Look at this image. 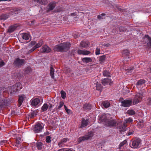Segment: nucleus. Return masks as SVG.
<instances>
[{
	"instance_id": "de8ad7c7",
	"label": "nucleus",
	"mask_w": 151,
	"mask_h": 151,
	"mask_svg": "<svg viewBox=\"0 0 151 151\" xmlns=\"http://www.w3.org/2000/svg\"><path fill=\"white\" fill-rule=\"evenodd\" d=\"M95 54L96 55H98L100 54V49L96 48V50Z\"/></svg>"
},
{
	"instance_id": "a211bd4d",
	"label": "nucleus",
	"mask_w": 151,
	"mask_h": 151,
	"mask_svg": "<svg viewBox=\"0 0 151 151\" xmlns=\"http://www.w3.org/2000/svg\"><path fill=\"white\" fill-rule=\"evenodd\" d=\"M78 53L79 55H86L89 54L91 53V52L89 51L79 50L78 51Z\"/></svg>"
},
{
	"instance_id": "7ed1b4c3",
	"label": "nucleus",
	"mask_w": 151,
	"mask_h": 151,
	"mask_svg": "<svg viewBox=\"0 0 151 151\" xmlns=\"http://www.w3.org/2000/svg\"><path fill=\"white\" fill-rule=\"evenodd\" d=\"M70 46V43L64 42L56 45L54 47V50L55 51L66 52L69 49Z\"/></svg>"
},
{
	"instance_id": "4be33fe9",
	"label": "nucleus",
	"mask_w": 151,
	"mask_h": 151,
	"mask_svg": "<svg viewBox=\"0 0 151 151\" xmlns=\"http://www.w3.org/2000/svg\"><path fill=\"white\" fill-rule=\"evenodd\" d=\"M55 3L51 2L50 3L48 6V8L49 10H52L55 6Z\"/></svg>"
},
{
	"instance_id": "2f4dec72",
	"label": "nucleus",
	"mask_w": 151,
	"mask_h": 151,
	"mask_svg": "<svg viewBox=\"0 0 151 151\" xmlns=\"http://www.w3.org/2000/svg\"><path fill=\"white\" fill-rule=\"evenodd\" d=\"M81 46L82 47H85L88 46V44L84 41H82L81 43Z\"/></svg>"
},
{
	"instance_id": "412c9836",
	"label": "nucleus",
	"mask_w": 151,
	"mask_h": 151,
	"mask_svg": "<svg viewBox=\"0 0 151 151\" xmlns=\"http://www.w3.org/2000/svg\"><path fill=\"white\" fill-rule=\"evenodd\" d=\"M25 97V96L24 95H21L19 96V98L18 99V104L19 107H20L22 104L23 102L24 98Z\"/></svg>"
},
{
	"instance_id": "49530a36",
	"label": "nucleus",
	"mask_w": 151,
	"mask_h": 151,
	"mask_svg": "<svg viewBox=\"0 0 151 151\" xmlns=\"http://www.w3.org/2000/svg\"><path fill=\"white\" fill-rule=\"evenodd\" d=\"M21 140V138L20 137H18L16 138V141L17 144L19 145L20 143V141Z\"/></svg>"
},
{
	"instance_id": "680f3d73",
	"label": "nucleus",
	"mask_w": 151,
	"mask_h": 151,
	"mask_svg": "<svg viewBox=\"0 0 151 151\" xmlns=\"http://www.w3.org/2000/svg\"><path fill=\"white\" fill-rule=\"evenodd\" d=\"M65 151H75L73 149H70L66 150Z\"/></svg>"
},
{
	"instance_id": "c03bdc74",
	"label": "nucleus",
	"mask_w": 151,
	"mask_h": 151,
	"mask_svg": "<svg viewBox=\"0 0 151 151\" xmlns=\"http://www.w3.org/2000/svg\"><path fill=\"white\" fill-rule=\"evenodd\" d=\"M64 108L68 114H70L71 113V110L68 109L65 105H64Z\"/></svg>"
},
{
	"instance_id": "f257e3e1",
	"label": "nucleus",
	"mask_w": 151,
	"mask_h": 151,
	"mask_svg": "<svg viewBox=\"0 0 151 151\" xmlns=\"http://www.w3.org/2000/svg\"><path fill=\"white\" fill-rule=\"evenodd\" d=\"M143 95L142 93H137L132 101V100L130 98L127 99L122 101L121 103L122 106L126 107L131 106L132 103L133 105L138 104L142 100Z\"/></svg>"
},
{
	"instance_id": "72a5a7b5",
	"label": "nucleus",
	"mask_w": 151,
	"mask_h": 151,
	"mask_svg": "<svg viewBox=\"0 0 151 151\" xmlns=\"http://www.w3.org/2000/svg\"><path fill=\"white\" fill-rule=\"evenodd\" d=\"M13 12L15 14H18L21 13L22 12V10L20 8H17L14 9Z\"/></svg>"
},
{
	"instance_id": "4d7b16f0",
	"label": "nucleus",
	"mask_w": 151,
	"mask_h": 151,
	"mask_svg": "<svg viewBox=\"0 0 151 151\" xmlns=\"http://www.w3.org/2000/svg\"><path fill=\"white\" fill-rule=\"evenodd\" d=\"M52 104H50L48 107L50 111L51 110V109L52 108Z\"/></svg>"
},
{
	"instance_id": "a878e982",
	"label": "nucleus",
	"mask_w": 151,
	"mask_h": 151,
	"mask_svg": "<svg viewBox=\"0 0 151 151\" xmlns=\"http://www.w3.org/2000/svg\"><path fill=\"white\" fill-rule=\"evenodd\" d=\"M34 1L41 4L45 5L47 3L46 0H34Z\"/></svg>"
},
{
	"instance_id": "f8f14e48",
	"label": "nucleus",
	"mask_w": 151,
	"mask_h": 151,
	"mask_svg": "<svg viewBox=\"0 0 151 151\" xmlns=\"http://www.w3.org/2000/svg\"><path fill=\"white\" fill-rule=\"evenodd\" d=\"M145 82V80L144 79H141L137 82L136 87L139 90H140L143 86Z\"/></svg>"
},
{
	"instance_id": "c756f323",
	"label": "nucleus",
	"mask_w": 151,
	"mask_h": 151,
	"mask_svg": "<svg viewBox=\"0 0 151 151\" xmlns=\"http://www.w3.org/2000/svg\"><path fill=\"white\" fill-rule=\"evenodd\" d=\"M145 36L148 39V42L147 43L148 46L151 48V38L148 35H145Z\"/></svg>"
},
{
	"instance_id": "bb28decb",
	"label": "nucleus",
	"mask_w": 151,
	"mask_h": 151,
	"mask_svg": "<svg viewBox=\"0 0 151 151\" xmlns=\"http://www.w3.org/2000/svg\"><path fill=\"white\" fill-rule=\"evenodd\" d=\"M103 75L104 76L106 77H110L111 74L110 72L107 70H105L103 72Z\"/></svg>"
},
{
	"instance_id": "393cba45",
	"label": "nucleus",
	"mask_w": 151,
	"mask_h": 151,
	"mask_svg": "<svg viewBox=\"0 0 151 151\" xmlns=\"http://www.w3.org/2000/svg\"><path fill=\"white\" fill-rule=\"evenodd\" d=\"M49 106L47 104H44L41 108L42 112H44L46 111L48 108Z\"/></svg>"
},
{
	"instance_id": "5701e85b",
	"label": "nucleus",
	"mask_w": 151,
	"mask_h": 151,
	"mask_svg": "<svg viewBox=\"0 0 151 151\" xmlns=\"http://www.w3.org/2000/svg\"><path fill=\"white\" fill-rule=\"evenodd\" d=\"M83 108L85 110H89L91 109V105L89 104H85L84 105Z\"/></svg>"
},
{
	"instance_id": "37998d69",
	"label": "nucleus",
	"mask_w": 151,
	"mask_h": 151,
	"mask_svg": "<svg viewBox=\"0 0 151 151\" xmlns=\"http://www.w3.org/2000/svg\"><path fill=\"white\" fill-rule=\"evenodd\" d=\"M51 141V137L48 136L46 137V142L49 143Z\"/></svg>"
},
{
	"instance_id": "aec40b11",
	"label": "nucleus",
	"mask_w": 151,
	"mask_h": 151,
	"mask_svg": "<svg viewBox=\"0 0 151 151\" xmlns=\"http://www.w3.org/2000/svg\"><path fill=\"white\" fill-rule=\"evenodd\" d=\"M81 60L84 63H88L92 61L91 58L89 57L83 58L81 59Z\"/></svg>"
},
{
	"instance_id": "e2e57ef3",
	"label": "nucleus",
	"mask_w": 151,
	"mask_h": 151,
	"mask_svg": "<svg viewBox=\"0 0 151 151\" xmlns=\"http://www.w3.org/2000/svg\"><path fill=\"white\" fill-rule=\"evenodd\" d=\"M58 151H64V149L63 148L61 149H60L58 150Z\"/></svg>"
},
{
	"instance_id": "c85d7f7f",
	"label": "nucleus",
	"mask_w": 151,
	"mask_h": 151,
	"mask_svg": "<svg viewBox=\"0 0 151 151\" xmlns=\"http://www.w3.org/2000/svg\"><path fill=\"white\" fill-rule=\"evenodd\" d=\"M103 105L106 108H107L110 106V104L109 101H104L102 102Z\"/></svg>"
},
{
	"instance_id": "5fc2aeb1",
	"label": "nucleus",
	"mask_w": 151,
	"mask_h": 151,
	"mask_svg": "<svg viewBox=\"0 0 151 151\" xmlns=\"http://www.w3.org/2000/svg\"><path fill=\"white\" fill-rule=\"evenodd\" d=\"M147 71L149 73H151V65L147 69Z\"/></svg>"
},
{
	"instance_id": "423d86ee",
	"label": "nucleus",
	"mask_w": 151,
	"mask_h": 151,
	"mask_svg": "<svg viewBox=\"0 0 151 151\" xmlns=\"http://www.w3.org/2000/svg\"><path fill=\"white\" fill-rule=\"evenodd\" d=\"M93 135V134L92 132H89L85 136L79 138L78 139V143H80L83 141L88 140L92 137Z\"/></svg>"
},
{
	"instance_id": "bf43d9fd",
	"label": "nucleus",
	"mask_w": 151,
	"mask_h": 151,
	"mask_svg": "<svg viewBox=\"0 0 151 151\" xmlns=\"http://www.w3.org/2000/svg\"><path fill=\"white\" fill-rule=\"evenodd\" d=\"M71 15L72 16H75L76 15V14L75 13H72L71 14Z\"/></svg>"
},
{
	"instance_id": "864d4df0",
	"label": "nucleus",
	"mask_w": 151,
	"mask_h": 151,
	"mask_svg": "<svg viewBox=\"0 0 151 151\" xmlns=\"http://www.w3.org/2000/svg\"><path fill=\"white\" fill-rule=\"evenodd\" d=\"M118 10L120 11H121L122 12H125L126 10V9H122V8H121L120 7H119L118 8Z\"/></svg>"
},
{
	"instance_id": "3c124183",
	"label": "nucleus",
	"mask_w": 151,
	"mask_h": 151,
	"mask_svg": "<svg viewBox=\"0 0 151 151\" xmlns=\"http://www.w3.org/2000/svg\"><path fill=\"white\" fill-rule=\"evenodd\" d=\"M64 103L63 102H60L59 104V105L58 107V109H60L63 106Z\"/></svg>"
},
{
	"instance_id": "0eeeda50",
	"label": "nucleus",
	"mask_w": 151,
	"mask_h": 151,
	"mask_svg": "<svg viewBox=\"0 0 151 151\" xmlns=\"http://www.w3.org/2000/svg\"><path fill=\"white\" fill-rule=\"evenodd\" d=\"M9 100L7 98L4 99L0 97V109L5 106L9 105Z\"/></svg>"
},
{
	"instance_id": "ea45409f",
	"label": "nucleus",
	"mask_w": 151,
	"mask_h": 151,
	"mask_svg": "<svg viewBox=\"0 0 151 151\" xmlns=\"http://www.w3.org/2000/svg\"><path fill=\"white\" fill-rule=\"evenodd\" d=\"M133 68H128L127 69H125V70L128 71H127V73H128V74H130L132 73V70H133Z\"/></svg>"
},
{
	"instance_id": "6ab92c4d",
	"label": "nucleus",
	"mask_w": 151,
	"mask_h": 151,
	"mask_svg": "<svg viewBox=\"0 0 151 151\" xmlns=\"http://www.w3.org/2000/svg\"><path fill=\"white\" fill-rule=\"evenodd\" d=\"M9 16V14H2L0 16V20L4 21L8 18Z\"/></svg>"
},
{
	"instance_id": "338daca9",
	"label": "nucleus",
	"mask_w": 151,
	"mask_h": 151,
	"mask_svg": "<svg viewBox=\"0 0 151 151\" xmlns=\"http://www.w3.org/2000/svg\"><path fill=\"white\" fill-rule=\"evenodd\" d=\"M29 40L30 39H30H31V37L30 36V35L29 34Z\"/></svg>"
},
{
	"instance_id": "79ce46f5",
	"label": "nucleus",
	"mask_w": 151,
	"mask_h": 151,
	"mask_svg": "<svg viewBox=\"0 0 151 151\" xmlns=\"http://www.w3.org/2000/svg\"><path fill=\"white\" fill-rule=\"evenodd\" d=\"M96 89L98 91H101L102 89V86L101 84H98L96 86Z\"/></svg>"
},
{
	"instance_id": "a18cd8bd",
	"label": "nucleus",
	"mask_w": 151,
	"mask_h": 151,
	"mask_svg": "<svg viewBox=\"0 0 151 151\" xmlns=\"http://www.w3.org/2000/svg\"><path fill=\"white\" fill-rule=\"evenodd\" d=\"M5 65V63L0 58V67L4 65Z\"/></svg>"
},
{
	"instance_id": "6e6552de",
	"label": "nucleus",
	"mask_w": 151,
	"mask_h": 151,
	"mask_svg": "<svg viewBox=\"0 0 151 151\" xmlns=\"http://www.w3.org/2000/svg\"><path fill=\"white\" fill-rule=\"evenodd\" d=\"M25 60L23 59H21L18 58H16L14 61V64L17 67H19L22 66L24 64Z\"/></svg>"
},
{
	"instance_id": "7c9ffc66",
	"label": "nucleus",
	"mask_w": 151,
	"mask_h": 151,
	"mask_svg": "<svg viewBox=\"0 0 151 151\" xmlns=\"http://www.w3.org/2000/svg\"><path fill=\"white\" fill-rule=\"evenodd\" d=\"M37 111L36 110H35L31 112L30 114H29V116H30L31 118L37 115Z\"/></svg>"
},
{
	"instance_id": "13d9d810",
	"label": "nucleus",
	"mask_w": 151,
	"mask_h": 151,
	"mask_svg": "<svg viewBox=\"0 0 151 151\" xmlns=\"http://www.w3.org/2000/svg\"><path fill=\"white\" fill-rule=\"evenodd\" d=\"M35 43H36L35 41H32L31 42L30 44H31V45H35Z\"/></svg>"
},
{
	"instance_id": "0e129e2a",
	"label": "nucleus",
	"mask_w": 151,
	"mask_h": 151,
	"mask_svg": "<svg viewBox=\"0 0 151 151\" xmlns=\"http://www.w3.org/2000/svg\"><path fill=\"white\" fill-rule=\"evenodd\" d=\"M112 32L114 33H118V31L117 30L114 31V29L112 30Z\"/></svg>"
},
{
	"instance_id": "a19ab883",
	"label": "nucleus",
	"mask_w": 151,
	"mask_h": 151,
	"mask_svg": "<svg viewBox=\"0 0 151 151\" xmlns=\"http://www.w3.org/2000/svg\"><path fill=\"white\" fill-rule=\"evenodd\" d=\"M42 44V41L40 40L38 43L36 44V45L35 46V47H36V49L40 47Z\"/></svg>"
},
{
	"instance_id": "9b49d317",
	"label": "nucleus",
	"mask_w": 151,
	"mask_h": 151,
	"mask_svg": "<svg viewBox=\"0 0 151 151\" xmlns=\"http://www.w3.org/2000/svg\"><path fill=\"white\" fill-rule=\"evenodd\" d=\"M43 129V128L42 125L38 123L35 126L34 130L35 133H38L42 132Z\"/></svg>"
},
{
	"instance_id": "09e8293b",
	"label": "nucleus",
	"mask_w": 151,
	"mask_h": 151,
	"mask_svg": "<svg viewBox=\"0 0 151 151\" xmlns=\"http://www.w3.org/2000/svg\"><path fill=\"white\" fill-rule=\"evenodd\" d=\"M105 15V14L104 13H103L101 14V15H98V18L99 19H101L103 18V17H103Z\"/></svg>"
},
{
	"instance_id": "39448f33",
	"label": "nucleus",
	"mask_w": 151,
	"mask_h": 151,
	"mask_svg": "<svg viewBox=\"0 0 151 151\" xmlns=\"http://www.w3.org/2000/svg\"><path fill=\"white\" fill-rule=\"evenodd\" d=\"M142 140L139 138H137L130 142V145L132 148L135 149L140 147L142 144Z\"/></svg>"
},
{
	"instance_id": "cd10ccee",
	"label": "nucleus",
	"mask_w": 151,
	"mask_h": 151,
	"mask_svg": "<svg viewBox=\"0 0 151 151\" xmlns=\"http://www.w3.org/2000/svg\"><path fill=\"white\" fill-rule=\"evenodd\" d=\"M16 29V27L15 26H11L9 27L8 32L9 33L12 32L15 30Z\"/></svg>"
},
{
	"instance_id": "58836bf2",
	"label": "nucleus",
	"mask_w": 151,
	"mask_h": 151,
	"mask_svg": "<svg viewBox=\"0 0 151 151\" xmlns=\"http://www.w3.org/2000/svg\"><path fill=\"white\" fill-rule=\"evenodd\" d=\"M61 96L63 99H65L66 97V93L63 91H61L60 92Z\"/></svg>"
},
{
	"instance_id": "f3484780",
	"label": "nucleus",
	"mask_w": 151,
	"mask_h": 151,
	"mask_svg": "<svg viewBox=\"0 0 151 151\" xmlns=\"http://www.w3.org/2000/svg\"><path fill=\"white\" fill-rule=\"evenodd\" d=\"M102 83L104 86L107 85H110L111 83V81L110 79L104 78L102 81Z\"/></svg>"
},
{
	"instance_id": "c9c22d12",
	"label": "nucleus",
	"mask_w": 151,
	"mask_h": 151,
	"mask_svg": "<svg viewBox=\"0 0 151 151\" xmlns=\"http://www.w3.org/2000/svg\"><path fill=\"white\" fill-rule=\"evenodd\" d=\"M23 39L25 40H28V34L26 33H23L22 35Z\"/></svg>"
},
{
	"instance_id": "ddd939ff",
	"label": "nucleus",
	"mask_w": 151,
	"mask_h": 151,
	"mask_svg": "<svg viewBox=\"0 0 151 151\" xmlns=\"http://www.w3.org/2000/svg\"><path fill=\"white\" fill-rule=\"evenodd\" d=\"M123 54L125 56L126 61H129L132 59L131 55L128 50H123Z\"/></svg>"
},
{
	"instance_id": "2eb2a0df",
	"label": "nucleus",
	"mask_w": 151,
	"mask_h": 151,
	"mask_svg": "<svg viewBox=\"0 0 151 151\" xmlns=\"http://www.w3.org/2000/svg\"><path fill=\"white\" fill-rule=\"evenodd\" d=\"M68 140V139L65 138L62 139L58 143V145L60 147H62L65 146V144Z\"/></svg>"
},
{
	"instance_id": "e433bc0d",
	"label": "nucleus",
	"mask_w": 151,
	"mask_h": 151,
	"mask_svg": "<svg viewBox=\"0 0 151 151\" xmlns=\"http://www.w3.org/2000/svg\"><path fill=\"white\" fill-rule=\"evenodd\" d=\"M127 143V141L126 140H124L123 141L121 142L119 145V149H120L122 147L126 144Z\"/></svg>"
},
{
	"instance_id": "603ef678",
	"label": "nucleus",
	"mask_w": 151,
	"mask_h": 151,
	"mask_svg": "<svg viewBox=\"0 0 151 151\" xmlns=\"http://www.w3.org/2000/svg\"><path fill=\"white\" fill-rule=\"evenodd\" d=\"M36 49V47L34 46L31 49L29 50V53H31Z\"/></svg>"
},
{
	"instance_id": "9d476101",
	"label": "nucleus",
	"mask_w": 151,
	"mask_h": 151,
	"mask_svg": "<svg viewBox=\"0 0 151 151\" xmlns=\"http://www.w3.org/2000/svg\"><path fill=\"white\" fill-rule=\"evenodd\" d=\"M30 102L32 107H37L39 106L38 105L40 102V100L39 99L37 98L32 99L31 100Z\"/></svg>"
},
{
	"instance_id": "8fccbe9b",
	"label": "nucleus",
	"mask_w": 151,
	"mask_h": 151,
	"mask_svg": "<svg viewBox=\"0 0 151 151\" xmlns=\"http://www.w3.org/2000/svg\"><path fill=\"white\" fill-rule=\"evenodd\" d=\"M134 132V131L132 130H129L127 133V135L128 136L131 135L133 134Z\"/></svg>"
},
{
	"instance_id": "4c0bfd02",
	"label": "nucleus",
	"mask_w": 151,
	"mask_h": 151,
	"mask_svg": "<svg viewBox=\"0 0 151 151\" xmlns=\"http://www.w3.org/2000/svg\"><path fill=\"white\" fill-rule=\"evenodd\" d=\"M127 113L129 114L133 115L135 114V111L133 110H129L127 111Z\"/></svg>"
},
{
	"instance_id": "f704fd0d",
	"label": "nucleus",
	"mask_w": 151,
	"mask_h": 151,
	"mask_svg": "<svg viewBox=\"0 0 151 151\" xmlns=\"http://www.w3.org/2000/svg\"><path fill=\"white\" fill-rule=\"evenodd\" d=\"M37 147L38 150H40L42 148L43 144L41 142H38L37 143Z\"/></svg>"
},
{
	"instance_id": "b1692460",
	"label": "nucleus",
	"mask_w": 151,
	"mask_h": 151,
	"mask_svg": "<svg viewBox=\"0 0 151 151\" xmlns=\"http://www.w3.org/2000/svg\"><path fill=\"white\" fill-rule=\"evenodd\" d=\"M54 69L53 68L52 66L51 65L50 67V74L51 77V78L53 79H54Z\"/></svg>"
},
{
	"instance_id": "69168bd1",
	"label": "nucleus",
	"mask_w": 151,
	"mask_h": 151,
	"mask_svg": "<svg viewBox=\"0 0 151 151\" xmlns=\"http://www.w3.org/2000/svg\"><path fill=\"white\" fill-rule=\"evenodd\" d=\"M12 0H3V1H10Z\"/></svg>"
},
{
	"instance_id": "1a4fd4ad",
	"label": "nucleus",
	"mask_w": 151,
	"mask_h": 151,
	"mask_svg": "<svg viewBox=\"0 0 151 151\" xmlns=\"http://www.w3.org/2000/svg\"><path fill=\"white\" fill-rule=\"evenodd\" d=\"M132 121V119L131 118L125 119L124 120V122L123 123V126H121L120 129H122V130L123 131H126V123H130Z\"/></svg>"
},
{
	"instance_id": "20e7f679",
	"label": "nucleus",
	"mask_w": 151,
	"mask_h": 151,
	"mask_svg": "<svg viewBox=\"0 0 151 151\" xmlns=\"http://www.w3.org/2000/svg\"><path fill=\"white\" fill-rule=\"evenodd\" d=\"M22 88L21 84L20 83L18 82L9 87V92L12 95H15L17 94L19 91L22 89Z\"/></svg>"
},
{
	"instance_id": "473e14b6",
	"label": "nucleus",
	"mask_w": 151,
	"mask_h": 151,
	"mask_svg": "<svg viewBox=\"0 0 151 151\" xmlns=\"http://www.w3.org/2000/svg\"><path fill=\"white\" fill-rule=\"evenodd\" d=\"M105 59V56L103 55L100 56L99 59V62L100 63H103L104 62Z\"/></svg>"
},
{
	"instance_id": "6e6d98bb",
	"label": "nucleus",
	"mask_w": 151,
	"mask_h": 151,
	"mask_svg": "<svg viewBox=\"0 0 151 151\" xmlns=\"http://www.w3.org/2000/svg\"><path fill=\"white\" fill-rule=\"evenodd\" d=\"M147 103L149 105H151V98L148 99L147 100Z\"/></svg>"
},
{
	"instance_id": "052dcab7",
	"label": "nucleus",
	"mask_w": 151,
	"mask_h": 151,
	"mask_svg": "<svg viewBox=\"0 0 151 151\" xmlns=\"http://www.w3.org/2000/svg\"><path fill=\"white\" fill-rule=\"evenodd\" d=\"M126 10H127L126 9ZM125 12H124L123 14H124V15L126 16L127 15V10H126V11H125ZM128 13H129V12H128Z\"/></svg>"
},
{
	"instance_id": "4468645a",
	"label": "nucleus",
	"mask_w": 151,
	"mask_h": 151,
	"mask_svg": "<svg viewBox=\"0 0 151 151\" xmlns=\"http://www.w3.org/2000/svg\"><path fill=\"white\" fill-rule=\"evenodd\" d=\"M51 51V49L47 45L43 46L40 49V51L42 52L49 53Z\"/></svg>"
},
{
	"instance_id": "774afa93",
	"label": "nucleus",
	"mask_w": 151,
	"mask_h": 151,
	"mask_svg": "<svg viewBox=\"0 0 151 151\" xmlns=\"http://www.w3.org/2000/svg\"><path fill=\"white\" fill-rule=\"evenodd\" d=\"M29 73L30 71V68L29 67Z\"/></svg>"
},
{
	"instance_id": "f03ea898",
	"label": "nucleus",
	"mask_w": 151,
	"mask_h": 151,
	"mask_svg": "<svg viewBox=\"0 0 151 151\" xmlns=\"http://www.w3.org/2000/svg\"><path fill=\"white\" fill-rule=\"evenodd\" d=\"M108 116L107 114L102 115L101 116L99 120L102 122H104L105 125L107 126H113L116 125V120L108 118Z\"/></svg>"
},
{
	"instance_id": "dca6fc26",
	"label": "nucleus",
	"mask_w": 151,
	"mask_h": 151,
	"mask_svg": "<svg viewBox=\"0 0 151 151\" xmlns=\"http://www.w3.org/2000/svg\"><path fill=\"white\" fill-rule=\"evenodd\" d=\"M88 119H85L83 118L82 119L81 124L80 127L81 128H83L87 126L88 124Z\"/></svg>"
}]
</instances>
